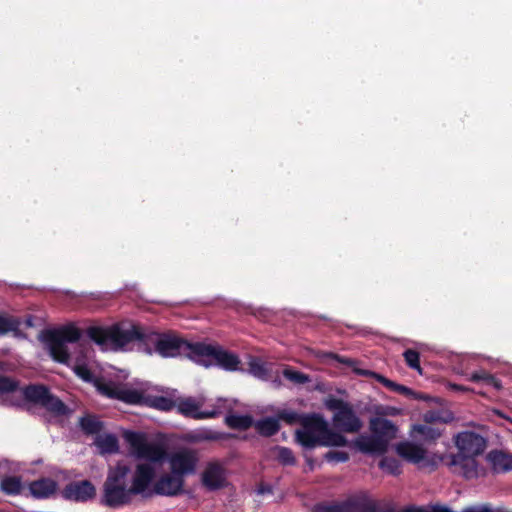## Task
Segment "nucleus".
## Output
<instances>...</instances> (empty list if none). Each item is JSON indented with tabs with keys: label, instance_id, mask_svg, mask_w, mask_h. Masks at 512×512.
Returning a JSON list of instances; mask_svg holds the SVG:
<instances>
[{
	"label": "nucleus",
	"instance_id": "nucleus-22",
	"mask_svg": "<svg viewBox=\"0 0 512 512\" xmlns=\"http://www.w3.org/2000/svg\"><path fill=\"white\" fill-rule=\"evenodd\" d=\"M369 429L372 434L380 437V439L386 440V444L389 446L391 440L396 437L397 426L391 421L383 417H373L369 421Z\"/></svg>",
	"mask_w": 512,
	"mask_h": 512
},
{
	"label": "nucleus",
	"instance_id": "nucleus-4",
	"mask_svg": "<svg viewBox=\"0 0 512 512\" xmlns=\"http://www.w3.org/2000/svg\"><path fill=\"white\" fill-rule=\"evenodd\" d=\"M194 361L208 367L215 364L227 371H236L240 365V359L235 353L223 349L219 345L196 342L194 347Z\"/></svg>",
	"mask_w": 512,
	"mask_h": 512
},
{
	"label": "nucleus",
	"instance_id": "nucleus-10",
	"mask_svg": "<svg viewBox=\"0 0 512 512\" xmlns=\"http://www.w3.org/2000/svg\"><path fill=\"white\" fill-rule=\"evenodd\" d=\"M168 461L170 471L184 479L185 476L192 475L196 472L199 458L196 451L191 449H182L173 452L169 456Z\"/></svg>",
	"mask_w": 512,
	"mask_h": 512
},
{
	"label": "nucleus",
	"instance_id": "nucleus-25",
	"mask_svg": "<svg viewBox=\"0 0 512 512\" xmlns=\"http://www.w3.org/2000/svg\"><path fill=\"white\" fill-rule=\"evenodd\" d=\"M253 426L257 433L263 437H271L277 434L281 428L277 418L265 417L256 421Z\"/></svg>",
	"mask_w": 512,
	"mask_h": 512
},
{
	"label": "nucleus",
	"instance_id": "nucleus-19",
	"mask_svg": "<svg viewBox=\"0 0 512 512\" xmlns=\"http://www.w3.org/2000/svg\"><path fill=\"white\" fill-rule=\"evenodd\" d=\"M354 445L360 452L370 455H383L389 447L386 440H382L372 433L371 435H360Z\"/></svg>",
	"mask_w": 512,
	"mask_h": 512
},
{
	"label": "nucleus",
	"instance_id": "nucleus-2",
	"mask_svg": "<svg viewBox=\"0 0 512 512\" xmlns=\"http://www.w3.org/2000/svg\"><path fill=\"white\" fill-rule=\"evenodd\" d=\"M87 335L100 346L120 349L133 341L144 345L146 328L132 325L129 329H122L118 324L109 327L91 326L87 329Z\"/></svg>",
	"mask_w": 512,
	"mask_h": 512
},
{
	"label": "nucleus",
	"instance_id": "nucleus-17",
	"mask_svg": "<svg viewBox=\"0 0 512 512\" xmlns=\"http://www.w3.org/2000/svg\"><path fill=\"white\" fill-rule=\"evenodd\" d=\"M449 465L455 467V471L465 479L478 477V462L475 459V456L457 453L451 456Z\"/></svg>",
	"mask_w": 512,
	"mask_h": 512
},
{
	"label": "nucleus",
	"instance_id": "nucleus-23",
	"mask_svg": "<svg viewBox=\"0 0 512 512\" xmlns=\"http://www.w3.org/2000/svg\"><path fill=\"white\" fill-rule=\"evenodd\" d=\"M492 464L494 473H506L512 471V455L501 450H492L487 456Z\"/></svg>",
	"mask_w": 512,
	"mask_h": 512
},
{
	"label": "nucleus",
	"instance_id": "nucleus-28",
	"mask_svg": "<svg viewBox=\"0 0 512 512\" xmlns=\"http://www.w3.org/2000/svg\"><path fill=\"white\" fill-rule=\"evenodd\" d=\"M224 422L229 428L238 430H247L254 424L251 415L229 414L225 417Z\"/></svg>",
	"mask_w": 512,
	"mask_h": 512
},
{
	"label": "nucleus",
	"instance_id": "nucleus-8",
	"mask_svg": "<svg viewBox=\"0 0 512 512\" xmlns=\"http://www.w3.org/2000/svg\"><path fill=\"white\" fill-rule=\"evenodd\" d=\"M95 386L101 395L109 399L119 400L130 405L143 406L145 394L136 389L126 388L124 385L102 380H96Z\"/></svg>",
	"mask_w": 512,
	"mask_h": 512
},
{
	"label": "nucleus",
	"instance_id": "nucleus-33",
	"mask_svg": "<svg viewBox=\"0 0 512 512\" xmlns=\"http://www.w3.org/2000/svg\"><path fill=\"white\" fill-rule=\"evenodd\" d=\"M96 445L104 453H115L119 449L118 440L113 434H107L104 437L96 439Z\"/></svg>",
	"mask_w": 512,
	"mask_h": 512
},
{
	"label": "nucleus",
	"instance_id": "nucleus-43",
	"mask_svg": "<svg viewBox=\"0 0 512 512\" xmlns=\"http://www.w3.org/2000/svg\"><path fill=\"white\" fill-rule=\"evenodd\" d=\"M283 375L286 379L299 384H304L309 381L308 375L292 369H285Z\"/></svg>",
	"mask_w": 512,
	"mask_h": 512
},
{
	"label": "nucleus",
	"instance_id": "nucleus-46",
	"mask_svg": "<svg viewBox=\"0 0 512 512\" xmlns=\"http://www.w3.org/2000/svg\"><path fill=\"white\" fill-rule=\"evenodd\" d=\"M75 374L86 382H92L94 379L93 373L85 364L76 365L74 367Z\"/></svg>",
	"mask_w": 512,
	"mask_h": 512
},
{
	"label": "nucleus",
	"instance_id": "nucleus-39",
	"mask_svg": "<svg viewBox=\"0 0 512 512\" xmlns=\"http://www.w3.org/2000/svg\"><path fill=\"white\" fill-rule=\"evenodd\" d=\"M277 461L285 466H293L296 464V459L293 451L287 447H277Z\"/></svg>",
	"mask_w": 512,
	"mask_h": 512
},
{
	"label": "nucleus",
	"instance_id": "nucleus-37",
	"mask_svg": "<svg viewBox=\"0 0 512 512\" xmlns=\"http://www.w3.org/2000/svg\"><path fill=\"white\" fill-rule=\"evenodd\" d=\"M354 506H355V503L352 500H347V501H344L339 504L318 505L316 507V512H348Z\"/></svg>",
	"mask_w": 512,
	"mask_h": 512
},
{
	"label": "nucleus",
	"instance_id": "nucleus-7",
	"mask_svg": "<svg viewBox=\"0 0 512 512\" xmlns=\"http://www.w3.org/2000/svg\"><path fill=\"white\" fill-rule=\"evenodd\" d=\"M326 420L317 413L307 414L303 419L301 429L295 432V440L306 449L318 446L324 433Z\"/></svg>",
	"mask_w": 512,
	"mask_h": 512
},
{
	"label": "nucleus",
	"instance_id": "nucleus-32",
	"mask_svg": "<svg viewBox=\"0 0 512 512\" xmlns=\"http://www.w3.org/2000/svg\"><path fill=\"white\" fill-rule=\"evenodd\" d=\"M414 431L426 442H433L442 435V429L433 425L418 424L414 426Z\"/></svg>",
	"mask_w": 512,
	"mask_h": 512
},
{
	"label": "nucleus",
	"instance_id": "nucleus-40",
	"mask_svg": "<svg viewBox=\"0 0 512 512\" xmlns=\"http://www.w3.org/2000/svg\"><path fill=\"white\" fill-rule=\"evenodd\" d=\"M19 382L8 376L0 374V392L15 393L18 390Z\"/></svg>",
	"mask_w": 512,
	"mask_h": 512
},
{
	"label": "nucleus",
	"instance_id": "nucleus-1",
	"mask_svg": "<svg viewBox=\"0 0 512 512\" xmlns=\"http://www.w3.org/2000/svg\"><path fill=\"white\" fill-rule=\"evenodd\" d=\"M129 472L130 467L122 463H118L114 468L109 469L102 486L100 497L102 506L119 509L132 503L134 494L130 492V486H127Z\"/></svg>",
	"mask_w": 512,
	"mask_h": 512
},
{
	"label": "nucleus",
	"instance_id": "nucleus-51",
	"mask_svg": "<svg viewBox=\"0 0 512 512\" xmlns=\"http://www.w3.org/2000/svg\"><path fill=\"white\" fill-rule=\"evenodd\" d=\"M363 509L369 512H375L377 510V505L375 502L369 501L364 505Z\"/></svg>",
	"mask_w": 512,
	"mask_h": 512
},
{
	"label": "nucleus",
	"instance_id": "nucleus-27",
	"mask_svg": "<svg viewBox=\"0 0 512 512\" xmlns=\"http://www.w3.org/2000/svg\"><path fill=\"white\" fill-rule=\"evenodd\" d=\"M79 426L86 435L99 434L104 425L95 415H86L80 418Z\"/></svg>",
	"mask_w": 512,
	"mask_h": 512
},
{
	"label": "nucleus",
	"instance_id": "nucleus-11",
	"mask_svg": "<svg viewBox=\"0 0 512 512\" xmlns=\"http://www.w3.org/2000/svg\"><path fill=\"white\" fill-rule=\"evenodd\" d=\"M202 404L203 403L201 401L194 397H184L176 400L175 408H177V412L182 416L196 420L212 419L221 414V411L218 409L200 411Z\"/></svg>",
	"mask_w": 512,
	"mask_h": 512
},
{
	"label": "nucleus",
	"instance_id": "nucleus-6",
	"mask_svg": "<svg viewBox=\"0 0 512 512\" xmlns=\"http://www.w3.org/2000/svg\"><path fill=\"white\" fill-rule=\"evenodd\" d=\"M325 406L328 410L333 411V424L342 432L356 433L363 424L360 418L354 412L352 406L341 398L329 397Z\"/></svg>",
	"mask_w": 512,
	"mask_h": 512
},
{
	"label": "nucleus",
	"instance_id": "nucleus-45",
	"mask_svg": "<svg viewBox=\"0 0 512 512\" xmlns=\"http://www.w3.org/2000/svg\"><path fill=\"white\" fill-rule=\"evenodd\" d=\"M324 458L329 462L344 463L349 460V454L345 451L330 450L324 455Z\"/></svg>",
	"mask_w": 512,
	"mask_h": 512
},
{
	"label": "nucleus",
	"instance_id": "nucleus-3",
	"mask_svg": "<svg viewBox=\"0 0 512 512\" xmlns=\"http://www.w3.org/2000/svg\"><path fill=\"white\" fill-rule=\"evenodd\" d=\"M144 346L148 354H152V347H154V351L165 358L185 354L194 360V347L196 346V342H188L172 333L160 334L151 329H146Z\"/></svg>",
	"mask_w": 512,
	"mask_h": 512
},
{
	"label": "nucleus",
	"instance_id": "nucleus-50",
	"mask_svg": "<svg viewBox=\"0 0 512 512\" xmlns=\"http://www.w3.org/2000/svg\"><path fill=\"white\" fill-rule=\"evenodd\" d=\"M401 512H427V511L422 507L409 506L407 508L402 509Z\"/></svg>",
	"mask_w": 512,
	"mask_h": 512
},
{
	"label": "nucleus",
	"instance_id": "nucleus-9",
	"mask_svg": "<svg viewBox=\"0 0 512 512\" xmlns=\"http://www.w3.org/2000/svg\"><path fill=\"white\" fill-rule=\"evenodd\" d=\"M126 440L130 444L133 454L139 459L160 462L166 456V451L162 446L148 442L142 433L128 432Z\"/></svg>",
	"mask_w": 512,
	"mask_h": 512
},
{
	"label": "nucleus",
	"instance_id": "nucleus-36",
	"mask_svg": "<svg viewBox=\"0 0 512 512\" xmlns=\"http://www.w3.org/2000/svg\"><path fill=\"white\" fill-rule=\"evenodd\" d=\"M307 414H300L293 410L283 409L277 413L278 421H284L288 425L301 424Z\"/></svg>",
	"mask_w": 512,
	"mask_h": 512
},
{
	"label": "nucleus",
	"instance_id": "nucleus-12",
	"mask_svg": "<svg viewBox=\"0 0 512 512\" xmlns=\"http://www.w3.org/2000/svg\"><path fill=\"white\" fill-rule=\"evenodd\" d=\"M455 444L459 450L458 453L475 457L481 455L487 445L485 438L473 431L458 433L455 437Z\"/></svg>",
	"mask_w": 512,
	"mask_h": 512
},
{
	"label": "nucleus",
	"instance_id": "nucleus-53",
	"mask_svg": "<svg viewBox=\"0 0 512 512\" xmlns=\"http://www.w3.org/2000/svg\"><path fill=\"white\" fill-rule=\"evenodd\" d=\"M452 388L455 390H459V391H468L469 390L468 388H466L462 385H457V384L452 385Z\"/></svg>",
	"mask_w": 512,
	"mask_h": 512
},
{
	"label": "nucleus",
	"instance_id": "nucleus-15",
	"mask_svg": "<svg viewBox=\"0 0 512 512\" xmlns=\"http://www.w3.org/2000/svg\"><path fill=\"white\" fill-rule=\"evenodd\" d=\"M155 473V468L151 464H138L132 477L130 492H133L134 496H150L151 493H146V491L149 488L150 484L152 483L155 477Z\"/></svg>",
	"mask_w": 512,
	"mask_h": 512
},
{
	"label": "nucleus",
	"instance_id": "nucleus-34",
	"mask_svg": "<svg viewBox=\"0 0 512 512\" xmlns=\"http://www.w3.org/2000/svg\"><path fill=\"white\" fill-rule=\"evenodd\" d=\"M469 380L472 382L483 381L485 384H487L489 386H493L497 390H500L502 388L501 381L499 379H497L494 375H492L486 371L472 373Z\"/></svg>",
	"mask_w": 512,
	"mask_h": 512
},
{
	"label": "nucleus",
	"instance_id": "nucleus-20",
	"mask_svg": "<svg viewBox=\"0 0 512 512\" xmlns=\"http://www.w3.org/2000/svg\"><path fill=\"white\" fill-rule=\"evenodd\" d=\"M202 484L210 491L224 487L225 470L218 462H210L202 473Z\"/></svg>",
	"mask_w": 512,
	"mask_h": 512
},
{
	"label": "nucleus",
	"instance_id": "nucleus-41",
	"mask_svg": "<svg viewBox=\"0 0 512 512\" xmlns=\"http://www.w3.org/2000/svg\"><path fill=\"white\" fill-rule=\"evenodd\" d=\"M249 372L259 379H266L268 377L267 368L258 360H252L249 363Z\"/></svg>",
	"mask_w": 512,
	"mask_h": 512
},
{
	"label": "nucleus",
	"instance_id": "nucleus-44",
	"mask_svg": "<svg viewBox=\"0 0 512 512\" xmlns=\"http://www.w3.org/2000/svg\"><path fill=\"white\" fill-rule=\"evenodd\" d=\"M18 324V321L14 319L0 316V334L18 330Z\"/></svg>",
	"mask_w": 512,
	"mask_h": 512
},
{
	"label": "nucleus",
	"instance_id": "nucleus-52",
	"mask_svg": "<svg viewBox=\"0 0 512 512\" xmlns=\"http://www.w3.org/2000/svg\"><path fill=\"white\" fill-rule=\"evenodd\" d=\"M396 409L395 408H390V407H387L386 408V411L385 412H381L382 414H386V415H395L396 414Z\"/></svg>",
	"mask_w": 512,
	"mask_h": 512
},
{
	"label": "nucleus",
	"instance_id": "nucleus-35",
	"mask_svg": "<svg viewBox=\"0 0 512 512\" xmlns=\"http://www.w3.org/2000/svg\"><path fill=\"white\" fill-rule=\"evenodd\" d=\"M379 467L391 475L397 476L402 472L401 463L394 457L385 456L379 462Z\"/></svg>",
	"mask_w": 512,
	"mask_h": 512
},
{
	"label": "nucleus",
	"instance_id": "nucleus-5",
	"mask_svg": "<svg viewBox=\"0 0 512 512\" xmlns=\"http://www.w3.org/2000/svg\"><path fill=\"white\" fill-rule=\"evenodd\" d=\"M22 398L27 402L40 405L56 415H67L69 412L65 403L53 395L49 388L41 384H29L20 391V398L13 405L20 406Z\"/></svg>",
	"mask_w": 512,
	"mask_h": 512
},
{
	"label": "nucleus",
	"instance_id": "nucleus-16",
	"mask_svg": "<svg viewBox=\"0 0 512 512\" xmlns=\"http://www.w3.org/2000/svg\"><path fill=\"white\" fill-rule=\"evenodd\" d=\"M185 480L174 474H164L154 483L153 493L162 496H176L183 492Z\"/></svg>",
	"mask_w": 512,
	"mask_h": 512
},
{
	"label": "nucleus",
	"instance_id": "nucleus-38",
	"mask_svg": "<svg viewBox=\"0 0 512 512\" xmlns=\"http://www.w3.org/2000/svg\"><path fill=\"white\" fill-rule=\"evenodd\" d=\"M403 357L409 368L414 369L422 374V368L420 366V354L418 351L414 349H406L403 352Z\"/></svg>",
	"mask_w": 512,
	"mask_h": 512
},
{
	"label": "nucleus",
	"instance_id": "nucleus-21",
	"mask_svg": "<svg viewBox=\"0 0 512 512\" xmlns=\"http://www.w3.org/2000/svg\"><path fill=\"white\" fill-rule=\"evenodd\" d=\"M58 489V483L50 477H41L28 484L30 495L35 499H48L54 496Z\"/></svg>",
	"mask_w": 512,
	"mask_h": 512
},
{
	"label": "nucleus",
	"instance_id": "nucleus-24",
	"mask_svg": "<svg viewBox=\"0 0 512 512\" xmlns=\"http://www.w3.org/2000/svg\"><path fill=\"white\" fill-rule=\"evenodd\" d=\"M143 406L159 411L169 412L175 408L176 400L161 395L145 394Z\"/></svg>",
	"mask_w": 512,
	"mask_h": 512
},
{
	"label": "nucleus",
	"instance_id": "nucleus-26",
	"mask_svg": "<svg viewBox=\"0 0 512 512\" xmlns=\"http://www.w3.org/2000/svg\"><path fill=\"white\" fill-rule=\"evenodd\" d=\"M324 433L321 437V441L319 442L318 446H325V447H344L347 445L348 441L345 436H343L341 433L333 431L329 428L328 423H325V428L323 429Z\"/></svg>",
	"mask_w": 512,
	"mask_h": 512
},
{
	"label": "nucleus",
	"instance_id": "nucleus-13",
	"mask_svg": "<svg viewBox=\"0 0 512 512\" xmlns=\"http://www.w3.org/2000/svg\"><path fill=\"white\" fill-rule=\"evenodd\" d=\"M62 496L69 501L84 503L96 497V487L90 480L73 481L64 487Z\"/></svg>",
	"mask_w": 512,
	"mask_h": 512
},
{
	"label": "nucleus",
	"instance_id": "nucleus-48",
	"mask_svg": "<svg viewBox=\"0 0 512 512\" xmlns=\"http://www.w3.org/2000/svg\"><path fill=\"white\" fill-rule=\"evenodd\" d=\"M424 420L427 423H433V422H437V421H440V420H441L442 423H447V421H448L446 419H441L439 414L436 413V412H429V413L425 414Z\"/></svg>",
	"mask_w": 512,
	"mask_h": 512
},
{
	"label": "nucleus",
	"instance_id": "nucleus-14",
	"mask_svg": "<svg viewBox=\"0 0 512 512\" xmlns=\"http://www.w3.org/2000/svg\"><path fill=\"white\" fill-rule=\"evenodd\" d=\"M396 453L408 463L418 465L420 468L426 467L431 463L427 458V451L421 445L410 441H402L395 446Z\"/></svg>",
	"mask_w": 512,
	"mask_h": 512
},
{
	"label": "nucleus",
	"instance_id": "nucleus-31",
	"mask_svg": "<svg viewBox=\"0 0 512 512\" xmlns=\"http://www.w3.org/2000/svg\"><path fill=\"white\" fill-rule=\"evenodd\" d=\"M49 331L56 333L57 337L65 343H75L81 338V330L74 325H67L60 329Z\"/></svg>",
	"mask_w": 512,
	"mask_h": 512
},
{
	"label": "nucleus",
	"instance_id": "nucleus-29",
	"mask_svg": "<svg viewBox=\"0 0 512 512\" xmlns=\"http://www.w3.org/2000/svg\"><path fill=\"white\" fill-rule=\"evenodd\" d=\"M359 373L361 375H368V374L375 375L377 380L381 384H383L387 389H389V390H391L393 392H396V393H399V394L405 395V396L414 395V392L410 388H408V387H406L404 385L395 383L394 381L389 380V379H387L386 377H384L382 375H378V374H375L373 372L366 371V370H362Z\"/></svg>",
	"mask_w": 512,
	"mask_h": 512
},
{
	"label": "nucleus",
	"instance_id": "nucleus-18",
	"mask_svg": "<svg viewBox=\"0 0 512 512\" xmlns=\"http://www.w3.org/2000/svg\"><path fill=\"white\" fill-rule=\"evenodd\" d=\"M42 340L47 345L53 360L63 364L69 361L70 354L65 345L66 343L60 340L56 333L46 330L42 334Z\"/></svg>",
	"mask_w": 512,
	"mask_h": 512
},
{
	"label": "nucleus",
	"instance_id": "nucleus-30",
	"mask_svg": "<svg viewBox=\"0 0 512 512\" xmlns=\"http://www.w3.org/2000/svg\"><path fill=\"white\" fill-rule=\"evenodd\" d=\"M22 488V481L18 476H5L1 479L0 490L6 495H19Z\"/></svg>",
	"mask_w": 512,
	"mask_h": 512
},
{
	"label": "nucleus",
	"instance_id": "nucleus-47",
	"mask_svg": "<svg viewBox=\"0 0 512 512\" xmlns=\"http://www.w3.org/2000/svg\"><path fill=\"white\" fill-rule=\"evenodd\" d=\"M328 357L336 360L339 363L345 364L347 366H352L354 364V360H352L350 358L342 357V356H340L338 354H335V353H329Z\"/></svg>",
	"mask_w": 512,
	"mask_h": 512
},
{
	"label": "nucleus",
	"instance_id": "nucleus-42",
	"mask_svg": "<svg viewBox=\"0 0 512 512\" xmlns=\"http://www.w3.org/2000/svg\"><path fill=\"white\" fill-rule=\"evenodd\" d=\"M236 438L235 434L232 433H226V432H220V431H214V430H208L204 432L202 439L208 440V441H223V440H229Z\"/></svg>",
	"mask_w": 512,
	"mask_h": 512
},
{
	"label": "nucleus",
	"instance_id": "nucleus-49",
	"mask_svg": "<svg viewBox=\"0 0 512 512\" xmlns=\"http://www.w3.org/2000/svg\"><path fill=\"white\" fill-rule=\"evenodd\" d=\"M257 493L260 495L271 494L273 493V488L271 485L262 482L258 485Z\"/></svg>",
	"mask_w": 512,
	"mask_h": 512
}]
</instances>
